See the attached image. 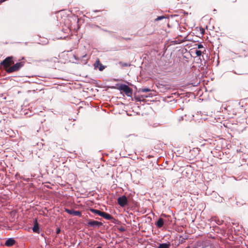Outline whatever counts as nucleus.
<instances>
[{
	"mask_svg": "<svg viewBox=\"0 0 248 248\" xmlns=\"http://www.w3.org/2000/svg\"><path fill=\"white\" fill-rule=\"evenodd\" d=\"M118 88L120 91L124 93L126 96L128 97L132 96L133 90L128 86L125 84H121Z\"/></svg>",
	"mask_w": 248,
	"mask_h": 248,
	"instance_id": "obj_1",
	"label": "nucleus"
},
{
	"mask_svg": "<svg viewBox=\"0 0 248 248\" xmlns=\"http://www.w3.org/2000/svg\"><path fill=\"white\" fill-rule=\"evenodd\" d=\"M25 64L24 62H20L16 63L14 65L11 66L7 69H6V72L8 73H11L14 72H16L18 71L21 68H22Z\"/></svg>",
	"mask_w": 248,
	"mask_h": 248,
	"instance_id": "obj_2",
	"label": "nucleus"
},
{
	"mask_svg": "<svg viewBox=\"0 0 248 248\" xmlns=\"http://www.w3.org/2000/svg\"><path fill=\"white\" fill-rule=\"evenodd\" d=\"M14 63L13 57H8L1 62L0 64L3 66L4 69L6 71L10 66Z\"/></svg>",
	"mask_w": 248,
	"mask_h": 248,
	"instance_id": "obj_3",
	"label": "nucleus"
},
{
	"mask_svg": "<svg viewBox=\"0 0 248 248\" xmlns=\"http://www.w3.org/2000/svg\"><path fill=\"white\" fill-rule=\"evenodd\" d=\"M117 202L119 205L121 207L125 206L128 203L127 199L125 196H123L118 198Z\"/></svg>",
	"mask_w": 248,
	"mask_h": 248,
	"instance_id": "obj_4",
	"label": "nucleus"
},
{
	"mask_svg": "<svg viewBox=\"0 0 248 248\" xmlns=\"http://www.w3.org/2000/svg\"><path fill=\"white\" fill-rule=\"evenodd\" d=\"M91 211L93 213L97 214L101 217H104L106 219H108V214L106 213L95 209H91Z\"/></svg>",
	"mask_w": 248,
	"mask_h": 248,
	"instance_id": "obj_5",
	"label": "nucleus"
},
{
	"mask_svg": "<svg viewBox=\"0 0 248 248\" xmlns=\"http://www.w3.org/2000/svg\"><path fill=\"white\" fill-rule=\"evenodd\" d=\"M65 211L70 215H73L76 216L80 217L81 215V212L78 211H74L73 210H70L68 209H65Z\"/></svg>",
	"mask_w": 248,
	"mask_h": 248,
	"instance_id": "obj_6",
	"label": "nucleus"
},
{
	"mask_svg": "<svg viewBox=\"0 0 248 248\" xmlns=\"http://www.w3.org/2000/svg\"><path fill=\"white\" fill-rule=\"evenodd\" d=\"M32 231L34 232L39 233H40V229L39 227V224L38 223L37 220L36 219L34 221V226L32 228Z\"/></svg>",
	"mask_w": 248,
	"mask_h": 248,
	"instance_id": "obj_7",
	"label": "nucleus"
},
{
	"mask_svg": "<svg viewBox=\"0 0 248 248\" xmlns=\"http://www.w3.org/2000/svg\"><path fill=\"white\" fill-rule=\"evenodd\" d=\"M88 224L89 226L92 227L99 226L102 224L101 222L95 220H90Z\"/></svg>",
	"mask_w": 248,
	"mask_h": 248,
	"instance_id": "obj_8",
	"label": "nucleus"
},
{
	"mask_svg": "<svg viewBox=\"0 0 248 248\" xmlns=\"http://www.w3.org/2000/svg\"><path fill=\"white\" fill-rule=\"evenodd\" d=\"M94 66H95V68H98L99 70L100 71H102L104 69V67L100 62L99 60H98L94 63Z\"/></svg>",
	"mask_w": 248,
	"mask_h": 248,
	"instance_id": "obj_9",
	"label": "nucleus"
},
{
	"mask_svg": "<svg viewBox=\"0 0 248 248\" xmlns=\"http://www.w3.org/2000/svg\"><path fill=\"white\" fill-rule=\"evenodd\" d=\"M15 243V241L12 238L8 239L5 242V245L8 247H11L14 245Z\"/></svg>",
	"mask_w": 248,
	"mask_h": 248,
	"instance_id": "obj_10",
	"label": "nucleus"
},
{
	"mask_svg": "<svg viewBox=\"0 0 248 248\" xmlns=\"http://www.w3.org/2000/svg\"><path fill=\"white\" fill-rule=\"evenodd\" d=\"M212 220L216 222L218 225H221L223 223V221L220 220L218 217H214L212 218Z\"/></svg>",
	"mask_w": 248,
	"mask_h": 248,
	"instance_id": "obj_11",
	"label": "nucleus"
},
{
	"mask_svg": "<svg viewBox=\"0 0 248 248\" xmlns=\"http://www.w3.org/2000/svg\"><path fill=\"white\" fill-rule=\"evenodd\" d=\"M164 224V220L162 218H160L156 223V225L158 228H161Z\"/></svg>",
	"mask_w": 248,
	"mask_h": 248,
	"instance_id": "obj_12",
	"label": "nucleus"
},
{
	"mask_svg": "<svg viewBox=\"0 0 248 248\" xmlns=\"http://www.w3.org/2000/svg\"><path fill=\"white\" fill-rule=\"evenodd\" d=\"M119 64L121 66L122 68H124L125 67H128L131 65L130 63L124 62H119Z\"/></svg>",
	"mask_w": 248,
	"mask_h": 248,
	"instance_id": "obj_13",
	"label": "nucleus"
},
{
	"mask_svg": "<svg viewBox=\"0 0 248 248\" xmlns=\"http://www.w3.org/2000/svg\"><path fill=\"white\" fill-rule=\"evenodd\" d=\"M74 57H75L76 59H77V60H85L84 58H86L87 55L85 54H84L83 55H82V56H80L78 55V54H77L76 56H74Z\"/></svg>",
	"mask_w": 248,
	"mask_h": 248,
	"instance_id": "obj_14",
	"label": "nucleus"
},
{
	"mask_svg": "<svg viewBox=\"0 0 248 248\" xmlns=\"http://www.w3.org/2000/svg\"><path fill=\"white\" fill-rule=\"evenodd\" d=\"M110 223L117 224L118 221L109 216V225H110Z\"/></svg>",
	"mask_w": 248,
	"mask_h": 248,
	"instance_id": "obj_15",
	"label": "nucleus"
},
{
	"mask_svg": "<svg viewBox=\"0 0 248 248\" xmlns=\"http://www.w3.org/2000/svg\"><path fill=\"white\" fill-rule=\"evenodd\" d=\"M158 248H170V244L166 243H163L160 244Z\"/></svg>",
	"mask_w": 248,
	"mask_h": 248,
	"instance_id": "obj_16",
	"label": "nucleus"
},
{
	"mask_svg": "<svg viewBox=\"0 0 248 248\" xmlns=\"http://www.w3.org/2000/svg\"><path fill=\"white\" fill-rule=\"evenodd\" d=\"M150 91L151 90L148 88H142L140 90V91L142 93L148 92H150Z\"/></svg>",
	"mask_w": 248,
	"mask_h": 248,
	"instance_id": "obj_17",
	"label": "nucleus"
},
{
	"mask_svg": "<svg viewBox=\"0 0 248 248\" xmlns=\"http://www.w3.org/2000/svg\"><path fill=\"white\" fill-rule=\"evenodd\" d=\"M195 53L197 56H200L202 55V51L201 50H196Z\"/></svg>",
	"mask_w": 248,
	"mask_h": 248,
	"instance_id": "obj_18",
	"label": "nucleus"
},
{
	"mask_svg": "<svg viewBox=\"0 0 248 248\" xmlns=\"http://www.w3.org/2000/svg\"><path fill=\"white\" fill-rule=\"evenodd\" d=\"M164 18V17L163 16H158L157 17V18L155 19V20L156 21L160 20H161V19H163Z\"/></svg>",
	"mask_w": 248,
	"mask_h": 248,
	"instance_id": "obj_19",
	"label": "nucleus"
},
{
	"mask_svg": "<svg viewBox=\"0 0 248 248\" xmlns=\"http://www.w3.org/2000/svg\"><path fill=\"white\" fill-rule=\"evenodd\" d=\"M61 232V229L60 228H57L56 230V233L57 234H59Z\"/></svg>",
	"mask_w": 248,
	"mask_h": 248,
	"instance_id": "obj_20",
	"label": "nucleus"
},
{
	"mask_svg": "<svg viewBox=\"0 0 248 248\" xmlns=\"http://www.w3.org/2000/svg\"><path fill=\"white\" fill-rule=\"evenodd\" d=\"M202 45H198V48H202Z\"/></svg>",
	"mask_w": 248,
	"mask_h": 248,
	"instance_id": "obj_21",
	"label": "nucleus"
},
{
	"mask_svg": "<svg viewBox=\"0 0 248 248\" xmlns=\"http://www.w3.org/2000/svg\"><path fill=\"white\" fill-rule=\"evenodd\" d=\"M101 248L99 247H97V248Z\"/></svg>",
	"mask_w": 248,
	"mask_h": 248,
	"instance_id": "obj_22",
	"label": "nucleus"
}]
</instances>
